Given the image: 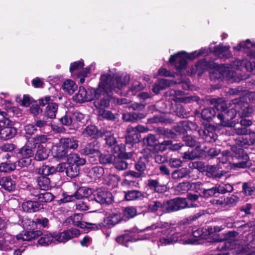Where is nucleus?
Wrapping results in <instances>:
<instances>
[{
  "instance_id": "1",
  "label": "nucleus",
  "mask_w": 255,
  "mask_h": 255,
  "mask_svg": "<svg viewBox=\"0 0 255 255\" xmlns=\"http://www.w3.org/2000/svg\"><path fill=\"white\" fill-rule=\"evenodd\" d=\"M191 217L184 218L177 224L176 227H170L168 222L158 221L146 227L144 230L153 232L146 239L157 241V245L166 246L177 241L183 245L191 244Z\"/></svg>"
},
{
  "instance_id": "2",
  "label": "nucleus",
  "mask_w": 255,
  "mask_h": 255,
  "mask_svg": "<svg viewBox=\"0 0 255 255\" xmlns=\"http://www.w3.org/2000/svg\"><path fill=\"white\" fill-rule=\"evenodd\" d=\"M100 80L93 94V105L97 111L108 108L111 104L115 103L116 98L113 96L112 91L118 93L119 90L124 88L129 82V76L126 74L114 79L112 75L107 74L102 75Z\"/></svg>"
},
{
  "instance_id": "3",
  "label": "nucleus",
  "mask_w": 255,
  "mask_h": 255,
  "mask_svg": "<svg viewBox=\"0 0 255 255\" xmlns=\"http://www.w3.org/2000/svg\"><path fill=\"white\" fill-rule=\"evenodd\" d=\"M213 44L211 43L208 48H202L198 51L192 52V59L200 56H206L211 53L219 57L228 58L231 56V54L229 52V46H224L220 44L219 45L213 46Z\"/></svg>"
},
{
  "instance_id": "4",
  "label": "nucleus",
  "mask_w": 255,
  "mask_h": 255,
  "mask_svg": "<svg viewBox=\"0 0 255 255\" xmlns=\"http://www.w3.org/2000/svg\"><path fill=\"white\" fill-rule=\"evenodd\" d=\"M190 58V54L182 51L171 55L169 62L174 68L176 74L182 75L185 74L188 63L187 59Z\"/></svg>"
},
{
  "instance_id": "5",
  "label": "nucleus",
  "mask_w": 255,
  "mask_h": 255,
  "mask_svg": "<svg viewBox=\"0 0 255 255\" xmlns=\"http://www.w3.org/2000/svg\"><path fill=\"white\" fill-rule=\"evenodd\" d=\"M235 76L233 71L231 70L226 65H218L215 63V65L212 67L210 72V77L211 80L225 79L230 80Z\"/></svg>"
},
{
  "instance_id": "6",
  "label": "nucleus",
  "mask_w": 255,
  "mask_h": 255,
  "mask_svg": "<svg viewBox=\"0 0 255 255\" xmlns=\"http://www.w3.org/2000/svg\"><path fill=\"white\" fill-rule=\"evenodd\" d=\"M54 97L52 96H45L43 98L39 100V104L44 106L47 105L44 111V116L50 119H54L56 118V114L58 109V105L53 102Z\"/></svg>"
},
{
  "instance_id": "7",
  "label": "nucleus",
  "mask_w": 255,
  "mask_h": 255,
  "mask_svg": "<svg viewBox=\"0 0 255 255\" xmlns=\"http://www.w3.org/2000/svg\"><path fill=\"white\" fill-rule=\"evenodd\" d=\"M238 234V233L236 231H231L227 233L226 236V240L221 242L217 247V250L221 252L217 255H229L228 250L234 249L235 244L232 242L236 240V238Z\"/></svg>"
},
{
  "instance_id": "8",
  "label": "nucleus",
  "mask_w": 255,
  "mask_h": 255,
  "mask_svg": "<svg viewBox=\"0 0 255 255\" xmlns=\"http://www.w3.org/2000/svg\"><path fill=\"white\" fill-rule=\"evenodd\" d=\"M165 213L175 212L189 207L186 199L177 197L165 201Z\"/></svg>"
},
{
  "instance_id": "9",
  "label": "nucleus",
  "mask_w": 255,
  "mask_h": 255,
  "mask_svg": "<svg viewBox=\"0 0 255 255\" xmlns=\"http://www.w3.org/2000/svg\"><path fill=\"white\" fill-rule=\"evenodd\" d=\"M95 88H89L86 90L83 87H80L78 92L73 97L74 101L77 103H82L93 100V94Z\"/></svg>"
},
{
  "instance_id": "10",
  "label": "nucleus",
  "mask_w": 255,
  "mask_h": 255,
  "mask_svg": "<svg viewBox=\"0 0 255 255\" xmlns=\"http://www.w3.org/2000/svg\"><path fill=\"white\" fill-rule=\"evenodd\" d=\"M80 234V232L78 229L72 228L54 235L55 241L58 243H65Z\"/></svg>"
},
{
  "instance_id": "11",
  "label": "nucleus",
  "mask_w": 255,
  "mask_h": 255,
  "mask_svg": "<svg viewBox=\"0 0 255 255\" xmlns=\"http://www.w3.org/2000/svg\"><path fill=\"white\" fill-rule=\"evenodd\" d=\"M98 143L97 140H94L87 143L81 150V153L83 155H88L91 158L100 155V150L99 149Z\"/></svg>"
},
{
  "instance_id": "12",
  "label": "nucleus",
  "mask_w": 255,
  "mask_h": 255,
  "mask_svg": "<svg viewBox=\"0 0 255 255\" xmlns=\"http://www.w3.org/2000/svg\"><path fill=\"white\" fill-rule=\"evenodd\" d=\"M94 200L100 204H109L113 201L112 194L104 188H100L94 195Z\"/></svg>"
},
{
  "instance_id": "13",
  "label": "nucleus",
  "mask_w": 255,
  "mask_h": 255,
  "mask_svg": "<svg viewBox=\"0 0 255 255\" xmlns=\"http://www.w3.org/2000/svg\"><path fill=\"white\" fill-rule=\"evenodd\" d=\"M123 176L125 177L122 184L124 185L133 186L138 184L136 180L142 177L141 175L135 171L129 170L125 172Z\"/></svg>"
},
{
  "instance_id": "14",
  "label": "nucleus",
  "mask_w": 255,
  "mask_h": 255,
  "mask_svg": "<svg viewBox=\"0 0 255 255\" xmlns=\"http://www.w3.org/2000/svg\"><path fill=\"white\" fill-rule=\"evenodd\" d=\"M17 130L13 127V123L10 121L8 125H4L0 130V138L6 140L13 138L16 134Z\"/></svg>"
},
{
  "instance_id": "15",
  "label": "nucleus",
  "mask_w": 255,
  "mask_h": 255,
  "mask_svg": "<svg viewBox=\"0 0 255 255\" xmlns=\"http://www.w3.org/2000/svg\"><path fill=\"white\" fill-rule=\"evenodd\" d=\"M22 209L27 213H34L43 208V204L37 201L28 200L22 203Z\"/></svg>"
},
{
  "instance_id": "16",
  "label": "nucleus",
  "mask_w": 255,
  "mask_h": 255,
  "mask_svg": "<svg viewBox=\"0 0 255 255\" xmlns=\"http://www.w3.org/2000/svg\"><path fill=\"white\" fill-rule=\"evenodd\" d=\"M102 134V137L105 136L106 144L111 147V150L115 153L119 152L121 150V148L117 144V140L113 136V134L107 130H103Z\"/></svg>"
},
{
  "instance_id": "17",
  "label": "nucleus",
  "mask_w": 255,
  "mask_h": 255,
  "mask_svg": "<svg viewBox=\"0 0 255 255\" xmlns=\"http://www.w3.org/2000/svg\"><path fill=\"white\" fill-rule=\"evenodd\" d=\"M42 235L40 231H25L16 237L17 241H29Z\"/></svg>"
},
{
  "instance_id": "18",
  "label": "nucleus",
  "mask_w": 255,
  "mask_h": 255,
  "mask_svg": "<svg viewBox=\"0 0 255 255\" xmlns=\"http://www.w3.org/2000/svg\"><path fill=\"white\" fill-rule=\"evenodd\" d=\"M34 180L37 183V187L41 190L46 191L51 187L50 178L44 174H38L34 178Z\"/></svg>"
},
{
  "instance_id": "19",
  "label": "nucleus",
  "mask_w": 255,
  "mask_h": 255,
  "mask_svg": "<svg viewBox=\"0 0 255 255\" xmlns=\"http://www.w3.org/2000/svg\"><path fill=\"white\" fill-rule=\"evenodd\" d=\"M243 152V149H238V154H236L234 157L239 159L240 160L238 162L234 163L233 165L235 167L239 168H245L250 167L252 165L251 161L249 159V157L247 155H244L242 158L240 159L241 156L240 154Z\"/></svg>"
},
{
  "instance_id": "20",
  "label": "nucleus",
  "mask_w": 255,
  "mask_h": 255,
  "mask_svg": "<svg viewBox=\"0 0 255 255\" xmlns=\"http://www.w3.org/2000/svg\"><path fill=\"white\" fill-rule=\"evenodd\" d=\"M92 193V189L82 187L78 189V190L74 193V195H71L69 196V199H65V202H69L73 200V198L76 199L83 198L85 200H88L87 198L90 196Z\"/></svg>"
},
{
  "instance_id": "21",
  "label": "nucleus",
  "mask_w": 255,
  "mask_h": 255,
  "mask_svg": "<svg viewBox=\"0 0 255 255\" xmlns=\"http://www.w3.org/2000/svg\"><path fill=\"white\" fill-rule=\"evenodd\" d=\"M125 193V199L127 201L142 200L146 197V193L139 190H132Z\"/></svg>"
},
{
  "instance_id": "22",
  "label": "nucleus",
  "mask_w": 255,
  "mask_h": 255,
  "mask_svg": "<svg viewBox=\"0 0 255 255\" xmlns=\"http://www.w3.org/2000/svg\"><path fill=\"white\" fill-rule=\"evenodd\" d=\"M103 130H99L94 125H90L84 128L82 134L86 137H90L92 138H98L102 137Z\"/></svg>"
},
{
  "instance_id": "23",
  "label": "nucleus",
  "mask_w": 255,
  "mask_h": 255,
  "mask_svg": "<svg viewBox=\"0 0 255 255\" xmlns=\"http://www.w3.org/2000/svg\"><path fill=\"white\" fill-rule=\"evenodd\" d=\"M147 185L151 190L155 192L164 193L167 190L166 186L160 184L159 180L157 179H148L147 180Z\"/></svg>"
},
{
  "instance_id": "24",
  "label": "nucleus",
  "mask_w": 255,
  "mask_h": 255,
  "mask_svg": "<svg viewBox=\"0 0 255 255\" xmlns=\"http://www.w3.org/2000/svg\"><path fill=\"white\" fill-rule=\"evenodd\" d=\"M0 186L5 190L11 192L15 190L16 187L15 181L9 176H5L0 179Z\"/></svg>"
},
{
  "instance_id": "25",
  "label": "nucleus",
  "mask_w": 255,
  "mask_h": 255,
  "mask_svg": "<svg viewBox=\"0 0 255 255\" xmlns=\"http://www.w3.org/2000/svg\"><path fill=\"white\" fill-rule=\"evenodd\" d=\"M165 201L163 202L155 200L150 202L148 204V210L151 213L162 212L165 213Z\"/></svg>"
},
{
  "instance_id": "26",
  "label": "nucleus",
  "mask_w": 255,
  "mask_h": 255,
  "mask_svg": "<svg viewBox=\"0 0 255 255\" xmlns=\"http://www.w3.org/2000/svg\"><path fill=\"white\" fill-rule=\"evenodd\" d=\"M28 144L30 147H35L39 145H42L46 143L49 140L48 136L45 134H39L31 138H28Z\"/></svg>"
},
{
  "instance_id": "27",
  "label": "nucleus",
  "mask_w": 255,
  "mask_h": 255,
  "mask_svg": "<svg viewBox=\"0 0 255 255\" xmlns=\"http://www.w3.org/2000/svg\"><path fill=\"white\" fill-rule=\"evenodd\" d=\"M220 165H211L207 167L208 173L216 179H220L226 175L227 172L220 170Z\"/></svg>"
},
{
  "instance_id": "28",
  "label": "nucleus",
  "mask_w": 255,
  "mask_h": 255,
  "mask_svg": "<svg viewBox=\"0 0 255 255\" xmlns=\"http://www.w3.org/2000/svg\"><path fill=\"white\" fill-rule=\"evenodd\" d=\"M171 81L168 79H161L155 83L152 90L155 94H158L161 90H165L171 85Z\"/></svg>"
},
{
  "instance_id": "29",
  "label": "nucleus",
  "mask_w": 255,
  "mask_h": 255,
  "mask_svg": "<svg viewBox=\"0 0 255 255\" xmlns=\"http://www.w3.org/2000/svg\"><path fill=\"white\" fill-rule=\"evenodd\" d=\"M148 162L147 157L143 155L140 157L138 160L134 164V167L136 170V172L139 173L142 176L144 174V171L146 168V164Z\"/></svg>"
},
{
  "instance_id": "30",
  "label": "nucleus",
  "mask_w": 255,
  "mask_h": 255,
  "mask_svg": "<svg viewBox=\"0 0 255 255\" xmlns=\"http://www.w3.org/2000/svg\"><path fill=\"white\" fill-rule=\"evenodd\" d=\"M122 219V215L118 212H112L105 219V222L108 226H113L119 223Z\"/></svg>"
},
{
  "instance_id": "31",
  "label": "nucleus",
  "mask_w": 255,
  "mask_h": 255,
  "mask_svg": "<svg viewBox=\"0 0 255 255\" xmlns=\"http://www.w3.org/2000/svg\"><path fill=\"white\" fill-rule=\"evenodd\" d=\"M60 143L68 150V149H76L78 146L79 141L74 137H68L61 139Z\"/></svg>"
},
{
  "instance_id": "32",
  "label": "nucleus",
  "mask_w": 255,
  "mask_h": 255,
  "mask_svg": "<svg viewBox=\"0 0 255 255\" xmlns=\"http://www.w3.org/2000/svg\"><path fill=\"white\" fill-rule=\"evenodd\" d=\"M53 157L58 159L62 160L68 156V150L62 144L56 146L53 150Z\"/></svg>"
},
{
  "instance_id": "33",
  "label": "nucleus",
  "mask_w": 255,
  "mask_h": 255,
  "mask_svg": "<svg viewBox=\"0 0 255 255\" xmlns=\"http://www.w3.org/2000/svg\"><path fill=\"white\" fill-rule=\"evenodd\" d=\"M35 148V147H30L28 144V140L26 144L21 148L18 152L17 156L18 157H24L27 158H31L34 154V151L33 149Z\"/></svg>"
},
{
  "instance_id": "34",
  "label": "nucleus",
  "mask_w": 255,
  "mask_h": 255,
  "mask_svg": "<svg viewBox=\"0 0 255 255\" xmlns=\"http://www.w3.org/2000/svg\"><path fill=\"white\" fill-rule=\"evenodd\" d=\"M145 115L139 112H129L125 113L123 115V119L126 122H134L139 120L143 119Z\"/></svg>"
},
{
  "instance_id": "35",
  "label": "nucleus",
  "mask_w": 255,
  "mask_h": 255,
  "mask_svg": "<svg viewBox=\"0 0 255 255\" xmlns=\"http://www.w3.org/2000/svg\"><path fill=\"white\" fill-rule=\"evenodd\" d=\"M82 214H74L68 219V222L74 226L84 229L86 225V222H82Z\"/></svg>"
},
{
  "instance_id": "36",
  "label": "nucleus",
  "mask_w": 255,
  "mask_h": 255,
  "mask_svg": "<svg viewBox=\"0 0 255 255\" xmlns=\"http://www.w3.org/2000/svg\"><path fill=\"white\" fill-rule=\"evenodd\" d=\"M67 162L70 164H75L78 166L83 165L86 162L84 158H81L75 153L69 154L67 156Z\"/></svg>"
},
{
  "instance_id": "37",
  "label": "nucleus",
  "mask_w": 255,
  "mask_h": 255,
  "mask_svg": "<svg viewBox=\"0 0 255 255\" xmlns=\"http://www.w3.org/2000/svg\"><path fill=\"white\" fill-rule=\"evenodd\" d=\"M234 110L231 109L228 111L227 113L223 114V113H219L218 114L217 118L221 121V124L224 126H230V124L229 123V118L228 116L230 114H231L230 119H233L235 115H234Z\"/></svg>"
},
{
  "instance_id": "38",
  "label": "nucleus",
  "mask_w": 255,
  "mask_h": 255,
  "mask_svg": "<svg viewBox=\"0 0 255 255\" xmlns=\"http://www.w3.org/2000/svg\"><path fill=\"white\" fill-rule=\"evenodd\" d=\"M62 87L65 93L72 95L77 89L78 87L73 81L67 80L64 82Z\"/></svg>"
},
{
  "instance_id": "39",
  "label": "nucleus",
  "mask_w": 255,
  "mask_h": 255,
  "mask_svg": "<svg viewBox=\"0 0 255 255\" xmlns=\"http://www.w3.org/2000/svg\"><path fill=\"white\" fill-rule=\"evenodd\" d=\"M48 156L47 151L43 145H38L34 159L37 161H42L46 159Z\"/></svg>"
},
{
  "instance_id": "40",
  "label": "nucleus",
  "mask_w": 255,
  "mask_h": 255,
  "mask_svg": "<svg viewBox=\"0 0 255 255\" xmlns=\"http://www.w3.org/2000/svg\"><path fill=\"white\" fill-rule=\"evenodd\" d=\"M113 164L114 167L118 170H126L128 168V163L127 160H124V159L121 158L118 155L115 156Z\"/></svg>"
},
{
  "instance_id": "41",
  "label": "nucleus",
  "mask_w": 255,
  "mask_h": 255,
  "mask_svg": "<svg viewBox=\"0 0 255 255\" xmlns=\"http://www.w3.org/2000/svg\"><path fill=\"white\" fill-rule=\"evenodd\" d=\"M57 172L56 167L52 166L43 165L35 170L36 173L38 174H44L47 176Z\"/></svg>"
},
{
  "instance_id": "42",
  "label": "nucleus",
  "mask_w": 255,
  "mask_h": 255,
  "mask_svg": "<svg viewBox=\"0 0 255 255\" xmlns=\"http://www.w3.org/2000/svg\"><path fill=\"white\" fill-rule=\"evenodd\" d=\"M156 131L158 135L164 138H175L176 137V134L175 132L168 128H158Z\"/></svg>"
},
{
  "instance_id": "43",
  "label": "nucleus",
  "mask_w": 255,
  "mask_h": 255,
  "mask_svg": "<svg viewBox=\"0 0 255 255\" xmlns=\"http://www.w3.org/2000/svg\"><path fill=\"white\" fill-rule=\"evenodd\" d=\"M190 173V169L187 168H182L173 172L172 173V177L173 179L178 180L189 175Z\"/></svg>"
},
{
  "instance_id": "44",
  "label": "nucleus",
  "mask_w": 255,
  "mask_h": 255,
  "mask_svg": "<svg viewBox=\"0 0 255 255\" xmlns=\"http://www.w3.org/2000/svg\"><path fill=\"white\" fill-rule=\"evenodd\" d=\"M135 241L131 236L127 234L120 236L116 238L117 243L127 247H128L129 243L134 242Z\"/></svg>"
},
{
  "instance_id": "45",
  "label": "nucleus",
  "mask_w": 255,
  "mask_h": 255,
  "mask_svg": "<svg viewBox=\"0 0 255 255\" xmlns=\"http://www.w3.org/2000/svg\"><path fill=\"white\" fill-rule=\"evenodd\" d=\"M15 243V239L12 236H9L7 237V239L4 240V242H3L2 241H0V250L3 251H10L13 249V247L10 246L8 245V243L12 245L14 244Z\"/></svg>"
},
{
  "instance_id": "46",
  "label": "nucleus",
  "mask_w": 255,
  "mask_h": 255,
  "mask_svg": "<svg viewBox=\"0 0 255 255\" xmlns=\"http://www.w3.org/2000/svg\"><path fill=\"white\" fill-rule=\"evenodd\" d=\"M55 237L51 234L42 235L39 239L38 244L41 246H46L53 243H55Z\"/></svg>"
},
{
  "instance_id": "47",
  "label": "nucleus",
  "mask_w": 255,
  "mask_h": 255,
  "mask_svg": "<svg viewBox=\"0 0 255 255\" xmlns=\"http://www.w3.org/2000/svg\"><path fill=\"white\" fill-rule=\"evenodd\" d=\"M15 163L11 162L10 161L1 162L0 164V172L8 173L14 171L16 169Z\"/></svg>"
},
{
  "instance_id": "48",
  "label": "nucleus",
  "mask_w": 255,
  "mask_h": 255,
  "mask_svg": "<svg viewBox=\"0 0 255 255\" xmlns=\"http://www.w3.org/2000/svg\"><path fill=\"white\" fill-rule=\"evenodd\" d=\"M215 63L214 61L208 62L206 60L199 61L196 64L197 70H201L202 71L211 69L212 67L215 66Z\"/></svg>"
},
{
  "instance_id": "49",
  "label": "nucleus",
  "mask_w": 255,
  "mask_h": 255,
  "mask_svg": "<svg viewBox=\"0 0 255 255\" xmlns=\"http://www.w3.org/2000/svg\"><path fill=\"white\" fill-rule=\"evenodd\" d=\"M157 139L156 136L152 134H148L143 138L144 145L150 147H154L157 144Z\"/></svg>"
},
{
  "instance_id": "50",
  "label": "nucleus",
  "mask_w": 255,
  "mask_h": 255,
  "mask_svg": "<svg viewBox=\"0 0 255 255\" xmlns=\"http://www.w3.org/2000/svg\"><path fill=\"white\" fill-rule=\"evenodd\" d=\"M79 166L75 164L68 163L66 170V175L70 178H74L77 176L79 173Z\"/></svg>"
},
{
  "instance_id": "51",
  "label": "nucleus",
  "mask_w": 255,
  "mask_h": 255,
  "mask_svg": "<svg viewBox=\"0 0 255 255\" xmlns=\"http://www.w3.org/2000/svg\"><path fill=\"white\" fill-rule=\"evenodd\" d=\"M115 156L112 154H101L100 152V155L98 157L101 164L107 165L113 164Z\"/></svg>"
},
{
  "instance_id": "52",
  "label": "nucleus",
  "mask_w": 255,
  "mask_h": 255,
  "mask_svg": "<svg viewBox=\"0 0 255 255\" xmlns=\"http://www.w3.org/2000/svg\"><path fill=\"white\" fill-rule=\"evenodd\" d=\"M89 174L94 179L101 178L104 174V169L101 166H95L89 171Z\"/></svg>"
},
{
  "instance_id": "53",
  "label": "nucleus",
  "mask_w": 255,
  "mask_h": 255,
  "mask_svg": "<svg viewBox=\"0 0 255 255\" xmlns=\"http://www.w3.org/2000/svg\"><path fill=\"white\" fill-rule=\"evenodd\" d=\"M215 114L216 112L214 108H208L202 111L201 117L203 119L209 121L215 117Z\"/></svg>"
},
{
  "instance_id": "54",
  "label": "nucleus",
  "mask_w": 255,
  "mask_h": 255,
  "mask_svg": "<svg viewBox=\"0 0 255 255\" xmlns=\"http://www.w3.org/2000/svg\"><path fill=\"white\" fill-rule=\"evenodd\" d=\"M98 115L103 119L110 121H115L116 117L115 115L110 111L106 110L105 109L97 111Z\"/></svg>"
},
{
  "instance_id": "55",
  "label": "nucleus",
  "mask_w": 255,
  "mask_h": 255,
  "mask_svg": "<svg viewBox=\"0 0 255 255\" xmlns=\"http://www.w3.org/2000/svg\"><path fill=\"white\" fill-rule=\"evenodd\" d=\"M251 182H244L242 185V191L247 196H251L255 194V188Z\"/></svg>"
},
{
  "instance_id": "56",
  "label": "nucleus",
  "mask_w": 255,
  "mask_h": 255,
  "mask_svg": "<svg viewBox=\"0 0 255 255\" xmlns=\"http://www.w3.org/2000/svg\"><path fill=\"white\" fill-rule=\"evenodd\" d=\"M25 190L28 196L30 197H37L39 199V196H40L41 193V190L38 187H33L32 185H28L26 186Z\"/></svg>"
},
{
  "instance_id": "57",
  "label": "nucleus",
  "mask_w": 255,
  "mask_h": 255,
  "mask_svg": "<svg viewBox=\"0 0 255 255\" xmlns=\"http://www.w3.org/2000/svg\"><path fill=\"white\" fill-rule=\"evenodd\" d=\"M251 140L250 142L246 138H244L243 137H240L238 140L237 143L240 146H243L244 145L250 144V143L254 144L255 143V132H253L250 135Z\"/></svg>"
},
{
  "instance_id": "58",
  "label": "nucleus",
  "mask_w": 255,
  "mask_h": 255,
  "mask_svg": "<svg viewBox=\"0 0 255 255\" xmlns=\"http://www.w3.org/2000/svg\"><path fill=\"white\" fill-rule=\"evenodd\" d=\"M139 133L135 132L134 133L128 134L126 136V143L132 145L133 143H136L139 141L138 139Z\"/></svg>"
},
{
  "instance_id": "59",
  "label": "nucleus",
  "mask_w": 255,
  "mask_h": 255,
  "mask_svg": "<svg viewBox=\"0 0 255 255\" xmlns=\"http://www.w3.org/2000/svg\"><path fill=\"white\" fill-rule=\"evenodd\" d=\"M125 216L128 218H132L137 215L136 209L134 207H127L124 210Z\"/></svg>"
},
{
  "instance_id": "60",
  "label": "nucleus",
  "mask_w": 255,
  "mask_h": 255,
  "mask_svg": "<svg viewBox=\"0 0 255 255\" xmlns=\"http://www.w3.org/2000/svg\"><path fill=\"white\" fill-rule=\"evenodd\" d=\"M54 196L50 192L41 193L39 196L38 200L39 202H50L53 200Z\"/></svg>"
},
{
  "instance_id": "61",
  "label": "nucleus",
  "mask_w": 255,
  "mask_h": 255,
  "mask_svg": "<svg viewBox=\"0 0 255 255\" xmlns=\"http://www.w3.org/2000/svg\"><path fill=\"white\" fill-rule=\"evenodd\" d=\"M59 122L64 126H69L73 123L72 115L71 113L66 114L59 119Z\"/></svg>"
},
{
  "instance_id": "62",
  "label": "nucleus",
  "mask_w": 255,
  "mask_h": 255,
  "mask_svg": "<svg viewBox=\"0 0 255 255\" xmlns=\"http://www.w3.org/2000/svg\"><path fill=\"white\" fill-rule=\"evenodd\" d=\"M218 192L219 193L225 194L227 192H231L233 190V187L230 184H222L217 187Z\"/></svg>"
},
{
  "instance_id": "63",
  "label": "nucleus",
  "mask_w": 255,
  "mask_h": 255,
  "mask_svg": "<svg viewBox=\"0 0 255 255\" xmlns=\"http://www.w3.org/2000/svg\"><path fill=\"white\" fill-rule=\"evenodd\" d=\"M235 62L237 63L238 66L243 64L249 71H252L255 69V63L254 62L248 61L247 60H244L241 62L238 60L236 61Z\"/></svg>"
},
{
  "instance_id": "64",
  "label": "nucleus",
  "mask_w": 255,
  "mask_h": 255,
  "mask_svg": "<svg viewBox=\"0 0 255 255\" xmlns=\"http://www.w3.org/2000/svg\"><path fill=\"white\" fill-rule=\"evenodd\" d=\"M233 132L234 134L237 135H247L251 133V130L248 129L247 127H244L243 126L240 127H237L233 129Z\"/></svg>"
}]
</instances>
